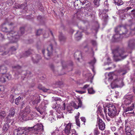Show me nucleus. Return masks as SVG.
<instances>
[{
	"instance_id": "obj_55",
	"label": "nucleus",
	"mask_w": 135,
	"mask_h": 135,
	"mask_svg": "<svg viewBox=\"0 0 135 135\" xmlns=\"http://www.w3.org/2000/svg\"><path fill=\"white\" fill-rule=\"evenodd\" d=\"M31 73H30V71H28L26 75V77H28L30 75H31Z\"/></svg>"
},
{
	"instance_id": "obj_13",
	"label": "nucleus",
	"mask_w": 135,
	"mask_h": 135,
	"mask_svg": "<svg viewBox=\"0 0 135 135\" xmlns=\"http://www.w3.org/2000/svg\"><path fill=\"white\" fill-rule=\"evenodd\" d=\"M97 123L100 129L102 131L104 130L105 128V125L104 122L102 119L98 118H97Z\"/></svg>"
},
{
	"instance_id": "obj_60",
	"label": "nucleus",
	"mask_w": 135,
	"mask_h": 135,
	"mask_svg": "<svg viewBox=\"0 0 135 135\" xmlns=\"http://www.w3.org/2000/svg\"><path fill=\"white\" fill-rule=\"evenodd\" d=\"M45 34H46V36L45 35H44V37L45 38H47V37H48V36H49L48 34L47 33H46Z\"/></svg>"
},
{
	"instance_id": "obj_6",
	"label": "nucleus",
	"mask_w": 135,
	"mask_h": 135,
	"mask_svg": "<svg viewBox=\"0 0 135 135\" xmlns=\"http://www.w3.org/2000/svg\"><path fill=\"white\" fill-rule=\"evenodd\" d=\"M31 111L30 107L29 106H26L24 109V113L21 115V117L23 120L26 121L32 119L34 117L33 114H29Z\"/></svg>"
},
{
	"instance_id": "obj_21",
	"label": "nucleus",
	"mask_w": 135,
	"mask_h": 135,
	"mask_svg": "<svg viewBox=\"0 0 135 135\" xmlns=\"http://www.w3.org/2000/svg\"><path fill=\"white\" fill-rule=\"evenodd\" d=\"M41 59V57L40 55H36L35 57L32 58V60L34 63H36Z\"/></svg>"
},
{
	"instance_id": "obj_35",
	"label": "nucleus",
	"mask_w": 135,
	"mask_h": 135,
	"mask_svg": "<svg viewBox=\"0 0 135 135\" xmlns=\"http://www.w3.org/2000/svg\"><path fill=\"white\" fill-rule=\"evenodd\" d=\"M96 62V60L94 58L92 60H91L89 62V63L92 66H93L94 64H95Z\"/></svg>"
},
{
	"instance_id": "obj_64",
	"label": "nucleus",
	"mask_w": 135,
	"mask_h": 135,
	"mask_svg": "<svg viewBox=\"0 0 135 135\" xmlns=\"http://www.w3.org/2000/svg\"><path fill=\"white\" fill-rule=\"evenodd\" d=\"M115 129L116 128L115 127H112L111 128L112 130L114 131L115 130Z\"/></svg>"
},
{
	"instance_id": "obj_44",
	"label": "nucleus",
	"mask_w": 135,
	"mask_h": 135,
	"mask_svg": "<svg viewBox=\"0 0 135 135\" xmlns=\"http://www.w3.org/2000/svg\"><path fill=\"white\" fill-rule=\"evenodd\" d=\"M74 4L75 6L76 5L77 6H78L79 5H80V0L75 1L74 3Z\"/></svg>"
},
{
	"instance_id": "obj_34",
	"label": "nucleus",
	"mask_w": 135,
	"mask_h": 135,
	"mask_svg": "<svg viewBox=\"0 0 135 135\" xmlns=\"http://www.w3.org/2000/svg\"><path fill=\"white\" fill-rule=\"evenodd\" d=\"M88 90V93L90 94H93L95 93V91L92 88H89Z\"/></svg>"
},
{
	"instance_id": "obj_8",
	"label": "nucleus",
	"mask_w": 135,
	"mask_h": 135,
	"mask_svg": "<svg viewBox=\"0 0 135 135\" xmlns=\"http://www.w3.org/2000/svg\"><path fill=\"white\" fill-rule=\"evenodd\" d=\"M53 51V46L52 44H50L47 47V50L45 51V50L42 51L44 57L46 59H49L52 54Z\"/></svg>"
},
{
	"instance_id": "obj_59",
	"label": "nucleus",
	"mask_w": 135,
	"mask_h": 135,
	"mask_svg": "<svg viewBox=\"0 0 135 135\" xmlns=\"http://www.w3.org/2000/svg\"><path fill=\"white\" fill-rule=\"evenodd\" d=\"M91 73L88 74V76H87L88 77V79H91Z\"/></svg>"
},
{
	"instance_id": "obj_3",
	"label": "nucleus",
	"mask_w": 135,
	"mask_h": 135,
	"mask_svg": "<svg viewBox=\"0 0 135 135\" xmlns=\"http://www.w3.org/2000/svg\"><path fill=\"white\" fill-rule=\"evenodd\" d=\"M112 52L113 54V59L116 61L120 60L118 57H120L123 59L128 55L126 52H124L123 49H116L112 51Z\"/></svg>"
},
{
	"instance_id": "obj_39",
	"label": "nucleus",
	"mask_w": 135,
	"mask_h": 135,
	"mask_svg": "<svg viewBox=\"0 0 135 135\" xmlns=\"http://www.w3.org/2000/svg\"><path fill=\"white\" fill-rule=\"evenodd\" d=\"M21 98L20 97H19L16 99L15 101V103L16 104L18 105V104Z\"/></svg>"
},
{
	"instance_id": "obj_31",
	"label": "nucleus",
	"mask_w": 135,
	"mask_h": 135,
	"mask_svg": "<svg viewBox=\"0 0 135 135\" xmlns=\"http://www.w3.org/2000/svg\"><path fill=\"white\" fill-rule=\"evenodd\" d=\"M125 131L126 133H127L128 132L131 131V129L130 128V127L128 126H127V122L126 121H125Z\"/></svg>"
},
{
	"instance_id": "obj_47",
	"label": "nucleus",
	"mask_w": 135,
	"mask_h": 135,
	"mask_svg": "<svg viewBox=\"0 0 135 135\" xmlns=\"http://www.w3.org/2000/svg\"><path fill=\"white\" fill-rule=\"evenodd\" d=\"M80 5H84L86 3V1L85 0H80Z\"/></svg>"
},
{
	"instance_id": "obj_26",
	"label": "nucleus",
	"mask_w": 135,
	"mask_h": 135,
	"mask_svg": "<svg viewBox=\"0 0 135 135\" xmlns=\"http://www.w3.org/2000/svg\"><path fill=\"white\" fill-rule=\"evenodd\" d=\"M27 6V4L26 3L21 4H18L17 5L16 8H17L23 9H25L26 7Z\"/></svg>"
},
{
	"instance_id": "obj_52",
	"label": "nucleus",
	"mask_w": 135,
	"mask_h": 135,
	"mask_svg": "<svg viewBox=\"0 0 135 135\" xmlns=\"http://www.w3.org/2000/svg\"><path fill=\"white\" fill-rule=\"evenodd\" d=\"M50 67L51 68V69L53 70H54V65L52 64H51L50 65Z\"/></svg>"
},
{
	"instance_id": "obj_49",
	"label": "nucleus",
	"mask_w": 135,
	"mask_h": 135,
	"mask_svg": "<svg viewBox=\"0 0 135 135\" xmlns=\"http://www.w3.org/2000/svg\"><path fill=\"white\" fill-rule=\"evenodd\" d=\"M40 100L38 98L37 99H35L34 100V104H37L39 103L40 102Z\"/></svg>"
},
{
	"instance_id": "obj_17",
	"label": "nucleus",
	"mask_w": 135,
	"mask_h": 135,
	"mask_svg": "<svg viewBox=\"0 0 135 135\" xmlns=\"http://www.w3.org/2000/svg\"><path fill=\"white\" fill-rule=\"evenodd\" d=\"M26 128L25 129V130L21 128H18L16 130V135H23L25 131H27V132H29L28 130L26 129Z\"/></svg>"
},
{
	"instance_id": "obj_28",
	"label": "nucleus",
	"mask_w": 135,
	"mask_h": 135,
	"mask_svg": "<svg viewBox=\"0 0 135 135\" xmlns=\"http://www.w3.org/2000/svg\"><path fill=\"white\" fill-rule=\"evenodd\" d=\"M7 121V122L6 123L4 124L3 128V130L4 131L6 132L7 131L9 128V126L8 124V123H9L8 122V121Z\"/></svg>"
},
{
	"instance_id": "obj_51",
	"label": "nucleus",
	"mask_w": 135,
	"mask_h": 135,
	"mask_svg": "<svg viewBox=\"0 0 135 135\" xmlns=\"http://www.w3.org/2000/svg\"><path fill=\"white\" fill-rule=\"evenodd\" d=\"M14 68L16 69H20L21 68V66H15L14 67Z\"/></svg>"
},
{
	"instance_id": "obj_22",
	"label": "nucleus",
	"mask_w": 135,
	"mask_h": 135,
	"mask_svg": "<svg viewBox=\"0 0 135 135\" xmlns=\"http://www.w3.org/2000/svg\"><path fill=\"white\" fill-rule=\"evenodd\" d=\"M134 104H132L131 106L125 108L124 110V112H126L132 110L134 109Z\"/></svg>"
},
{
	"instance_id": "obj_62",
	"label": "nucleus",
	"mask_w": 135,
	"mask_h": 135,
	"mask_svg": "<svg viewBox=\"0 0 135 135\" xmlns=\"http://www.w3.org/2000/svg\"><path fill=\"white\" fill-rule=\"evenodd\" d=\"M85 7L86 8H88L89 6V4L88 3L87 4H85Z\"/></svg>"
},
{
	"instance_id": "obj_25",
	"label": "nucleus",
	"mask_w": 135,
	"mask_h": 135,
	"mask_svg": "<svg viewBox=\"0 0 135 135\" xmlns=\"http://www.w3.org/2000/svg\"><path fill=\"white\" fill-rule=\"evenodd\" d=\"M33 51L31 49H29L27 51H26L23 54V57H26L30 55L32 52Z\"/></svg>"
},
{
	"instance_id": "obj_1",
	"label": "nucleus",
	"mask_w": 135,
	"mask_h": 135,
	"mask_svg": "<svg viewBox=\"0 0 135 135\" xmlns=\"http://www.w3.org/2000/svg\"><path fill=\"white\" fill-rule=\"evenodd\" d=\"M108 80H110L114 78H115L114 79V81L111 84V86L112 89L118 87H122L124 85L122 79H120L117 78V76L114 75L113 73H110L108 74Z\"/></svg>"
},
{
	"instance_id": "obj_56",
	"label": "nucleus",
	"mask_w": 135,
	"mask_h": 135,
	"mask_svg": "<svg viewBox=\"0 0 135 135\" xmlns=\"http://www.w3.org/2000/svg\"><path fill=\"white\" fill-rule=\"evenodd\" d=\"M81 120L83 121L84 123L85 122L86 120L84 117H82L81 118Z\"/></svg>"
},
{
	"instance_id": "obj_32",
	"label": "nucleus",
	"mask_w": 135,
	"mask_h": 135,
	"mask_svg": "<svg viewBox=\"0 0 135 135\" xmlns=\"http://www.w3.org/2000/svg\"><path fill=\"white\" fill-rule=\"evenodd\" d=\"M79 117L78 116H76L75 117V121H76V123L77 126L80 127V121L78 119Z\"/></svg>"
},
{
	"instance_id": "obj_38",
	"label": "nucleus",
	"mask_w": 135,
	"mask_h": 135,
	"mask_svg": "<svg viewBox=\"0 0 135 135\" xmlns=\"http://www.w3.org/2000/svg\"><path fill=\"white\" fill-rule=\"evenodd\" d=\"M38 88L42 90L44 92H46L49 89H46L44 87H41L40 86H38Z\"/></svg>"
},
{
	"instance_id": "obj_24",
	"label": "nucleus",
	"mask_w": 135,
	"mask_h": 135,
	"mask_svg": "<svg viewBox=\"0 0 135 135\" xmlns=\"http://www.w3.org/2000/svg\"><path fill=\"white\" fill-rule=\"evenodd\" d=\"M81 31H78L75 35V37L77 40H80L81 38Z\"/></svg>"
},
{
	"instance_id": "obj_15",
	"label": "nucleus",
	"mask_w": 135,
	"mask_h": 135,
	"mask_svg": "<svg viewBox=\"0 0 135 135\" xmlns=\"http://www.w3.org/2000/svg\"><path fill=\"white\" fill-rule=\"evenodd\" d=\"M78 105L77 106L76 103L73 101H71L69 104V106H72L75 109H78L79 108L81 107L82 105V103L81 101L79 100Z\"/></svg>"
},
{
	"instance_id": "obj_30",
	"label": "nucleus",
	"mask_w": 135,
	"mask_h": 135,
	"mask_svg": "<svg viewBox=\"0 0 135 135\" xmlns=\"http://www.w3.org/2000/svg\"><path fill=\"white\" fill-rule=\"evenodd\" d=\"M75 133V131L74 129H70L69 131L68 130V135H77Z\"/></svg>"
},
{
	"instance_id": "obj_54",
	"label": "nucleus",
	"mask_w": 135,
	"mask_h": 135,
	"mask_svg": "<svg viewBox=\"0 0 135 135\" xmlns=\"http://www.w3.org/2000/svg\"><path fill=\"white\" fill-rule=\"evenodd\" d=\"M108 107V105L106 106L105 108L104 109V112L105 114L107 113V110L108 109V108H107V107Z\"/></svg>"
},
{
	"instance_id": "obj_57",
	"label": "nucleus",
	"mask_w": 135,
	"mask_h": 135,
	"mask_svg": "<svg viewBox=\"0 0 135 135\" xmlns=\"http://www.w3.org/2000/svg\"><path fill=\"white\" fill-rule=\"evenodd\" d=\"M16 50V49L14 47H12L10 49V50L11 51H15Z\"/></svg>"
},
{
	"instance_id": "obj_4",
	"label": "nucleus",
	"mask_w": 135,
	"mask_h": 135,
	"mask_svg": "<svg viewBox=\"0 0 135 135\" xmlns=\"http://www.w3.org/2000/svg\"><path fill=\"white\" fill-rule=\"evenodd\" d=\"M104 5L105 8L104 9L99 10V16L103 21L106 22L108 18V16L107 13L108 12L109 6L108 0H106L104 2Z\"/></svg>"
},
{
	"instance_id": "obj_58",
	"label": "nucleus",
	"mask_w": 135,
	"mask_h": 135,
	"mask_svg": "<svg viewBox=\"0 0 135 135\" xmlns=\"http://www.w3.org/2000/svg\"><path fill=\"white\" fill-rule=\"evenodd\" d=\"M91 43L93 45H95L96 44V43L95 41H91Z\"/></svg>"
},
{
	"instance_id": "obj_18",
	"label": "nucleus",
	"mask_w": 135,
	"mask_h": 135,
	"mask_svg": "<svg viewBox=\"0 0 135 135\" xmlns=\"http://www.w3.org/2000/svg\"><path fill=\"white\" fill-rule=\"evenodd\" d=\"M7 70L6 68L4 65L0 66V74L1 75H3V76L5 75L6 73L7 72Z\"/></svg>"
},
{
	"instance_id": "obj_36",
	"label": "nucleus",
	"mask_w": 135,
	"mask_h": 135,
	"mask_svg": "<svg viewBox=\"0 0 135 135\" xmlns=\"http://www.w3.org/2000/svg\"><path fill=\"white\" fill-rule=\"evenodd\" d=\"M115 32L116 33L113 36V37L116 40L120 37L121 35H120L119 33H117V32Z\"/></svg>"
},
{
	"instance_id": "obj_20",
	"label": "nucleus",
	"mask_w": 135,
	"mask_h": 135,
	"mask_svg": "<svg viewBox=\"0 0 135 135\" xmlns=\"http://www.w3.org/2000/svg\"><path fill=\"white\" fill-rule=\"evenodd\" d=\"M135 41L134 40H130L128 43V47L131 49H133L134 46Z\"/></svg>"
},
{
	"instance_id": "obj_42",
	"label": "nucleus",
	"mask_w": 135,
	"mask_h": 135,
	"mask_svg": "<svg viewBox=\"0 0 135 135\" xmlns=\"http://www.w3.org/2000/svg\"><path fill=\"white\" fill-rule=\"evenodd\" d=\"M14 96L13 95H11L10 97V101L11 103L13 102L14 99Z\"/></svg>"
},
{
	"instance_id": "obj_61",
	"label": "nucleus",
	"mask_w": 135,
	"mask_h": 135,
	"mask_svg": "<svg viewBox=\"0 0 135 135\" xmlns=\"http://www.w3.org/2000/svg\"><path fill=\"white\" fill-rule=\"evenodd\" d=\"M42 18V17L41 16L39 15L37 19L39 20H40V19H41Z\"/></svg>"
},
{
	"instance_id": "obj_50",
	"label": "nucleus",
	"mask_w": 135,
	"mask_h": 135,
	"mask_svg": "<svg viewBox=\"0 0 135 135\" xmlns=\"http://www.w3.org/2000/svg\"><path fill=\"white\" fill-rule=\"evenodd\" d=\"M68 124H66V127L64 129V131H65V133L67 134L68 133Z\"/></svg>"
},
{
	"instance_id": "obj_12",
	"label": "nucleus",
	"mask_w": 135,
	"mask_h": 135,
	"mask_svg": "<svg viewBox=\"0 0 135 135\" xmlns=\"http://www.w3.org/2000/svg\"><path fill=\"white\" fill-rule=\"evenodd\" d=\"M33 128H34V130L37 131L38 132H42L43 130V126L41 124H38L37 125H35L33 127H28L26 128V129H27L28 131H30L32 130Z\"/></svg>"
},
{
	"instance_id": "obj_16",
	"label": "nucleus",
	"mask_w": 135,
	"mask_h": 135,
	"mask_svg": "<svg viewBox=\"0 0 135 135\" xmlns=\"http://www.w3.org/2000/svg\"><path fill=\"white\" fill-rule=\"evenodd\" d=\"M123 11L125 12L130 13V14H133L135 15V9H132L131 7L128 6L124 9Z\"/></svg>"
},
{
	"instance_id": "obj_5",
	"label": "nucleus",
	"mask_w": 135,
	"mask_h": 135,
	"mask_svg": "<svg viewBox=\"0 0 135 135\" xmlns=\"http://www.w3.org/2000/svg\"><path fill=\"white\" fill-rule=\"evenodd\" d=\"M55 100L56 101V104H54L52 108L57 112L58 113V112H61L63 110L65 109V102H62V100L59 98H56Z\"/></svg>"
},
{
	"instance_id": "obj_19",
	"label": "nucleus",
	"mask_w": 135,
	"mask_h": 135,
	"mask_svg": "<svg viewBox=\"0 0 135 135\" xmlns=\"http://www.w3.org/2000/svg\"><path fill=\"white\" fill-rule=\"evenodd\" d=\"M74 66L73 62L70 60L68 61V70L69 71L72 70Z\"/></svg>"
},
{
	"instance_id": "obj_41",
	"label": "nucleus",
	"mask_w": 135,
	"mask_h": 135,
	"mask_svg": "<svg viewBox=\"0 0 135 135\" xmlns=\"http://www.w3.org/2000/svg\"><path fill=\"white\" fill-rule=\"evenodd\" d=\"M94 134L95 135H98L99 133V132L98 131L97 128H96L94 129Z\"/></svg>"
},
{
	"instance_id": "obj_33",
	"label": "nucleus",
	"mask_w": 135,
	"mask_h": 135,
	"mask_svg": "<svg viewBox=\"0 0 135 135\" xmlns=\"http://www.w3.org/2000/svg\"><path fill=\"white\" fill-rule=\"evenodd\" d=\"M122 127H120L119 128V131L118 132V135H123V131L122 129Z\"/></svg>"
},
{
	"instance_id": "obj_43",
	"label": "nucleus",
	"mask_w": 135,
	"mask_h": 135,
	"mask_svg": "<svg viewBox=\"0 0 135 135\" xmlns=\"http://www.w3.org/2000/svg\"><path fill=\"white\" fill-rule=\"evenodd\" d=\"M100 1V0H94V3L97 6H99V5Z\"/></svg>"
},
{
	"instance_id": "obj_45",
	"label": "nucleus",
	"mask_w": 135,
	"mask_h": 135,
	"mask_svg": "<svg viewBox=\"0 0 135 135\" xmlns=\"http://www.w3.org/2000/svg\"><path fill=\"white\" fill-rule=\"evenodd\" d=\"M127 135H133L134 132L133 131L131 130V131L126 133Z\"/></svg>"
},
{
	"instance_id": "obj_23",
	"label": "nucleus",
	"mask_w": 135,
	"mask_h": 135,
	"mask_svg": "<svg viewBox=\"0 0 135 135\" xmlns=\"http://www.w3.org/2000/svg\"><path fill=\"white\" fill-rule=\"evenodd\" d=\"M59 40L60 42L62 43L64 42L66 38L63 34H60L59 36Z\"/></svg>"
},
{
	"instance_id": "obj_53",
	"label": "nucleus",
	"mask_w": 135,
	"mask_h": 135,
	"mask_svg": "<svg viewBox=\"0 0 135 135\" xmlns=\"http://www.w3.org/2000/svg\"><path fill=\"white\" fill-rule=\"evenodd\" d=\"M89 86V85L86 84L85 85L83 88V89H85Z\"/></svg>"
},
{
	"instance_id": "obj_40",
	"label": "nucleus",
	"mask_w": 135,
	"mask_h": 135,
	"mask_svg": "<svg viewBox=\"0 0 135 135\" xmlns=\"http://www.w3.org/2000/svg\"><path fill=\"white\" fill-rule=\"evenodd\" d=\"M57 117L59 118H61L62 117V112H57Z\"/></svg>"
},
{
	"instance_id": "obj_29",
	"label": "nucleus",
	"mask_w": 135,
	"mask_h": 135,
	"mask_svg": "<svg viewBox=\"0 0 135 135\" xmlns=\"http://www.w3.org/2000/svg\"><path fill=\"white\" fill-rule=\"evenodd\" d=\"M6 116V113L4 111H1L0 112V118L3 119Z\"/></svg>"
},
{
	"instance_id": "obj_11",
	"label": "nucleus",
	"mask_w": 135,
	"mask_h": 135,
	"mask_svg": "<svg viewBox=\"0 0 135 135\" xmlns=\"http://www.w3.org/2000/svg\"><path fill=\"white\" fill-rule=\"evenodd\" d=\"M133 95L132 94L126 95L123 99V103L126 106L131 104L133 100Z\"/></svg>"
},
{
	"instance_id": "obj_63",
	"label": "nucleus",
	"mask_w": 135,
	"mask_h": 135,
	"mask_svg": "<svg viewBox=\"0 0 135 135\" xmlns=\"http://www.w3.org/2000/svg\"><path fill=\"white\" fill-rule=\"evenodd\" d=\"M106 119L107 121H109L111 120L110 118H109L108 117H107V116H106Z\"/></svg>"
},
{
	"instance_id": "obj_7",
	"label": "nucleus",
	"mask_w": 135,
	"mask_h": 135,
	"mask_svg": "<svg viewBox=\"0 0 135 135\" xmlns=\"http://www.w3.org/2000/svg\"><path fill=\"white\" fill-rule=\"evenodd\" d=\"M108 114L109 117L111 118H115L117 115V110L116 107L112 104L108 105Z\"/></svg>"
},
{
	"instance_id": "obj_37",
	"label": "nucleus",
	"mask_w": 135,
	"mask_h": 135,
	"mask_svg": "<svg viewBox=\"0 0 135 135\" xmlns=\"http://www.w3.org/2000/svg\"><path fill=\"white\" fill-rule=\"evenodd\" d=\"M132 1H131L130 4L128 6L129 7H131V8L133 9V7H134L135 5V2H132Z\"/></svg>"
},
{
	"instance_id": "obj_27",
	"label": "nucleus",
	"mask_w": 135,
	"mask_h": 135,
	"mask_svg": "<svg viewBox=\"0 0 135 135\" xmlns=\"http://www.w3.org/2000/svg\"><path fill=\"white\" fill-rule=\"evenodd\" d=\"M113 3L115 4L118 6L122 5L123 3V2L122 0H113Z\"/></svg>"
},
{
	"instance_id": "obj_46",
	"label": "nucleus",
	"mask_w": 135,
	"mask_h": 135,
	"mask_svg": "<svg viewBox=\"0 0 135 135\" xmlns=\"http://www.w3.org/2000/svg\"><path fill=\"white\" fill-rule=\"evenodd\" d=\"M42 33V30L39 29L36 32V35H39Z\"/></svg>"
},
{
	"instance_id": "obj_48",
	"label": "nucleus",
	"mask_w": 135,
	"mask_h": 135,
	"mask_svg": "<svg viewBox=\"0 0 135 135\" xmlns=\"http://www.w3.org/2000/svg\"><path fill=\"white\" fill-rule=\"evenodd\" d=\"M62 84V82L60 81H58L56 82L55 85H57V87H59Z\"/></svg>"
},
{
	"instance_id": "obj_10",
	"label": "nucleus",
	"mask_w": 135,
	"mask_h": 135,
	"mask_svg": "<svg viewBox=\"0 0 135 135\" xmlns=\"http://www.w3.org/2000/svg\"><path fill=\"white\" fill-rule=\"evenodd\" d=\"M15 113V109L13 108H11L9 110V114L7 116V120L9 123L11 122V124H13L14 120L13 117L14 116Z\"/></svg>"
},
{
	"instance_id": "obj_9",
	"label": "nucleus",
	"mask_w": 135,
	"mask_h": 135,
	"mask_svg": "<svg viewBox=\"0 0 135 135\" xmlns=\"http://www.w3.org/2000/svg\"><path fill=\"white\" fill-rule=\"evenodd\" d=\"M127 29V26H118L115 29V32L119 33L120 35H126L128 32Z\"/></svg>"
},
{
	"instance_id": "obj_14",
	"label": "nucleus",
	"mask_w": 135,
	"mask_h": 135,
	"mask_svg": "<svg viewBox=\"0 0 135 135\" xmlns=\"http://www.w3.org/2000/svg\"><path fill=\"white\" fill-rule=\"evenodd\" d=\"M74 56L75 58L78 61H80V60L82 58V55L81 52L78 50L76 51L74 54Z\"/></svg>"
},
{
	"instance_id": "obj_2",
	"label": "nucleus",
	"mask_w": 135,
	"mask_h": 135,
	"mask_svg": "<svg viewBox=\"0 0 135 135\" xmlns=\"http://www.w3.org/2000/svg\"><path fill=\"white\" fill-rule=\"evenodd\" d=\"M25 29L24 28L21 27L18 32V35H17V33L12 31L7 34V37L12 42H17L20 38V36H21L24 33Z\"/></svg>"
}]
</instances>
